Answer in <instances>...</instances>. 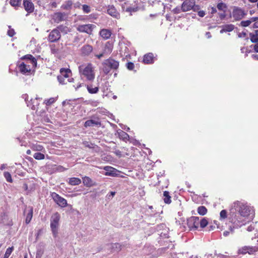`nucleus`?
<instances>
[{
  "label": "nucleus",
  "mask_w": 258,
  "mask_h": 258,
  "mask_svg": "<svg viewBox=\"0 0 258 258\" xmlns=\"http://www.w3.org/2000/svg\"><path fill=\"white\" fill-rule=\"evenodd\" d=\"M173 11L175 14H178L180 12V9L179 8H176L174 9L173 10Z\"/></svg>",
  "instance_id": "54"
},
{
  "label": "nucleus",
  "mask_w": 258,
  "mask_h": 258,
  "mask_svg": "<svg viewBox=\"0 0 258 258\" xmlns=\"http://www.w3.org/2000/svg\"><path fill=\"white\" fill-rule=\"evenodd\" d=\"M22 0H10V3L13 7L19 6Z\"/></svg>",
  "instance_id": "36"
},
{
  "label": "nucleus",
  "mask_w": 258,
  "mask_h": 258,
  "mask_svg": "<svg viewBox=\"0 0 258 258\" xmlns=\"http://www.w3.org/2000/svg\"><path fill=\"white\" fill-rule=\"evenodd\" d=\"M107 13L111 16H115L116 15V10L113 6H109L107 10Z\"/></svg>",
  "instance_id": "32"
},
{
  "label": "nucleus",
  "mask_w": 258,
  "mask_h": 258,
  "mask_svg": "<svg viewBox=\"0 0 258 258\" xmlns=\"http://www.w3.org/2000/svg\"><path fill=\"white\" fill-rule=\"evenodd\" d=\"M24 57L27 59H29L31 61L32 64L33 65V67H36V65H37L36 59H35V58L33 57V56L32 55L28 54V55H25Z\"/></svg>",
  "instance_id": "29"
},
{
  "label": "nucleus",
  "mask_w": 258,
  "mask_h": 258,
  "mask_svg": "<svg viewBox=\"0 0 258 258\" xmlns=\"http://www.w3.org/2000/svg\"><path fill=\"white\" fill-rule=\"evenodd\" d=\"M253 21H255L253 24V27L255 28H258V18H252Z\"/></svg>",
  "instance_id": "50"
},
{
  "label": "nucleus",
  "mask_w": 258,
  "mask_h": 258,
  "mask_svg": "<svg viewBox=\"0 0 258 258\" xmlns=\"http://www.w3.org/2000/svg\"><path fill=\"white\" fill-rule=\"evenodd\" d=\"M245 15V14L242 9L236 8L233 9L231 17H232L234 20L238 21L242 19Z\"/></svg>",
  "instance_id": "9"
},
{
  "label": "nucleus",
  "mask_w": 258,
  "mask_h": 258,
  "mask_svg": "<svg viewBox=\"0 0 258 258\" xmlns=\"http://www.w3.org/2000/svg\"><path fill=\"white\" fill-rule=\"evenodd\" d=\"M23 6L28 13H31L34 11V6L31 0H23Z\"/></svg>",
  "instance_id": "12"
},
{
  "label": "nucleus",
  "mask_w": 258,
  "mask_h": 258,
  "mask_svg": "<svg viewBox=\"0 0 258 258\" xmlns=\"http://www.w3.org/2000/svg\"><path fill=\"white\" fill-rule=\"evenodd\" d=\"M15 34L14 31L13 30H9L8 32V34L10 36L12 37L14 36Z\"/></svg>",
  "instance_id": "52"
},
{
  "label": "nucleus",
  "mask_w": 258,
  "mask_h": 258,
  "mask_svg": "<svg viewBox=\"0 0 258 258\" xmlns=\"http://www.w3.org/2000/svg\"><path fill=\"white\" fill-rule=\"evenodd\" d=\"M132 150H134V155H133V156H138V154H140V151L137 149H134V148H133Z\"/></svg>",
  "instance_id": "51"
},
{
  "label": "nucleus",
  "mask_w": 258,
  "mask_h": 258,
  "mask_svg": "<svg viewBox=\"0 0 258 258\" xmlns=\"http://www.w3.org/2000/svg\"><path fill=\"white\" fill-rule=\"evenodd\" d=\"M95 26L93 24L80 25L77 27V30L80 32L86 33L91 35Z\"/></svg>",
  "instance_id": "7"
},
{
  "label": "nucleus",
  "mask_w": 258,
  "mask_h": 258,
  "mask_svg": "<svg viewBox=\"0 0 258 258\" xmlns=\"http://www.w3.org/2000/svg\"><path fill=\"white\" fill-rule=\"evenodd\" d=\"M197 211L199 215L204 216L207 214V209L205 206H201L198 208Z\"/></svg>",
  "instance_id": "27"
},
{
  "label": "nucleus",
  "mask_w": 258,
  "mask_h": 258,
  "mask_svg": "<svg viewBox=\"0 0 258 258\" xmlns=\"http://www.w3.org/2000/svg\"><path fill=\"white\" fill-rule=\"evenodd\" d=\"M250 40L252 42H257L258 41V37L255 34H250Z\"/></svg>",
  "instance_id": "41"
},
{
  "label": "nucleus",
  "mask_w": 258,
  "mask_h": 258,
  "mask_svg": "<svg viewBox=\"0 0 258 258\" xmlns=\"http://www.w3.org/2000/svg\"><path fill=\"white\" fill-rule=\"evenodd\" d=\"M71 73V71L70 69H66L64 68H62L60 70V74L59 76H63V77L64 78H65L66 79H68V78H69L68 73Z\"/></svg>",
  "instance_id": "26"
},
{
  "label": "nucleus",
  "mask_w": 258,
  "mask_h": 258,
  "mask_svg": "<svg viewBox=\"0 0 258 258\" xmlns=\"http://www.w3.org/2000/svg\"><path fill=\"white\" fill-rule=\"evenodd\" d=\"M55 101V99L54 98H50L49 99L45 100V103L47 105H50L52 104Z\"/></svg>",
  "instance_id": "44"
},
{
  "label": "nucleus",
  "mask_w": 258,
  "mask_h": 258,
  "mask_svg": "<svg viewBox=\"0 0 258 258\" xmlns=\"http://www.w3.org/2000/svg\"><path fill=\"white\" fill-rule=\"evenodd\" d=\"M44 155L40 152H37L34 154V158L37 160H41L44 159Z\"/></svg>",
  "instance_id": "35"
},
{
  "label": "nucleus",
  "mask_w": 258,
  "mask_h": 258,
  "mask_svg": "<svg viewBox=\"0 0 258 258\" xmlns=\"http://www.w3.org/2000/svg\"><path fill=\"white\" fill-rule=\"evenodd\" d=\"M83 183L87 187H91L95 185L96 183L89 177L85 176L83 178Z\"/></svg>",
  "instance_id": "17"
},
{
  "label": "nucleus",
  "mask_w": 258,
  "mask_h": 258,
  "mask_svg": "<svg viewBox=\"0 0 258 258\" xmlns=\"http://www.w3.org/2000/svg\"><path fill=\"white\" fill-rule=\"evenodd\" d=\"M113 49V45L109 42H107L104 46L103 52L105 54H109L111 52Z\"/></svg>",
  "instance_id": "20"
},
{
  "label": "nucleus",
  "mask_w": 258,
  "mask_h": 258,
  "mask_svg": "<svg viewBox=\"0 0 258 258\" xmlns=\"http://www.w3.org/2000/svg\"><path fill=\"white\" fill-rule=\"evenodd\" d=\"M66 17L65 13H56L53 16V20L55 22L59 23L64 20Z\"/></svg>",
  "instance_id": "15"
},
{
  "label": "nucleus",
  "mask_w": 258,
  "mask_h": 258,
  "mask_svg": "<svg viewBox=\"0 0 258 258\" xmlns=\"http://www.w3.org/2000/svg\"><path fill=\"white\" fill-rule=\"evenodd\" d=\"M13 247H9L8 248H7V249L5 252V254L4 255V258H9V256L10 255V254H11V253L13 251Z\"/></svg>",
  "instance_id": "38"
},
{
  "label": "nucleus",
  "mask_w": 258,
  "mask_h": 258,
  "mask_svg": "<svg viewBox=\"0 0 258 258\" xmlns=\"http://www.w3.org/2000/svg\"><path fill=\"white\" fill-rule=\"evenodd\" d=\"M54 201L60 207H66L67 206V202L66 199L60 197L55 192H53L51 195Z\"/></svg>",
  "instance_id": "10"
},
{
  "label": "nucleus",
  "mask_w": 258,
  "mask_h": 258,
  "mask_svg": "<svg viewBox=\"0 0 258 258\" xmlns=\"http://www.w3.org/2000/svg\"><path fill=\"white\" fill-rule=\"evenodd\" d=\"M254 224L252 223L247 227V231L248 232H251L254 229Z\"/></svg>",
  "instance_id": "47"
},
{
  "label": "nucleus",
  "mask_w": 258,
  "mask_h": 258,
  "mask_svg": "<svg viewBox=\"0 0 258 258\" xmlns=\"http://www.w3.org/2000/svg\"><path fill=\"white\" fill-rule=\"evenodd\" d=\"M122 8L125 12H129V7L127 6L126 3L122 5Z\"/></svg>",
  "instance_id": "48"
},
{
  "label": "nucleus",
  "mask_w": 258,
  "mask_h": 258,
  "mask_svg": "<svg viewBox=\"0 0 258 258\" xmlns=\"http://www.w3.org/2000/svg\"><path fill=\"white\" fill-rule=\"evenodd\" d=\"M163 200L166 204H170L171 202V197L169 196V193L167 191H165L163 192Z\"/></svg>",
  "instance_id": "24"
},
{
  "label": "nucleus",
  "mask_w": 258,
  "mask_h": 258,
  "mask_svg": "<svg viewBox=\"0 0 258 258\" xmlns=\"http://www.w3.org/2000/svg\"><path fill=\"white\" fill-rule=\"evenodd\" d=\"M216 12H217V10L215 8H214V7L211 8V13L212 14H214V13H216Z\"/></svg>",
  "instance_id": "57"
},
{
  "label": "nucleus",
  "mask_w": 258,
  "mask_h": 258,
  "mask_svg": "<svg viewBox=\"0 0 258 258\" xmlns=\"http://www.w3.org/2000/svg\"><path fill=\"white\" fill-rule=\"evenodd\" d=\"M206 35L208 38H210L211 37V35L210 32H207Z\"/></svg>",
  "instance_id": "61"
},
{
  "label": "nucleus",
  "mask_w": 258,
  "mask_h": 258,
  "mask_svg": "<svg viewBox=\"0 0 258 258\" xmlns=\"http://www.w3.org/2000/svg\"><path fill=\"white\" fill-rule=\"evenodd\" d=\"M6 168V165L5 164H2L1 167V169L3 170Z\"/></svg>",
  "instance_id": "63"
},
{
  "label": "nucleus",
  "mask_w": 258,
  "mask_h": 258,
  "mask_svg": "<svg viewBox=\"0 0 258 258\" xmlns=\"http://www.w3.org/2000/svg\"><path fill=\"white\" fill-rule=\"evenodd\" d=\"M102 71L107 75L111 70H116L119 66V62L114 59L109 58L105 60L102 63Z\"/></svg>",
  "instance_id": "2"
},
{
  "label": "nucleus",
  "mask_w": 258,
  "mask_h": 258,
  "mask_svg": "<svg viewBox=\"0 0 258 258\" xmlns=\"http://www.w3.org/2000/svg\"><path fill=\"white\" fill-rule=\"evenodd\" d=\"M42 255V254L41 253L40 251H37L36 255V258H41Z\"/></svg>",
  "instance_id": "55"
},
{
  "label": "nucleus",
  "mask_w": 258,
  "mask_h": 258,
  "mask_svg": "<svg viewBox=\"0 0 258 258\" xmlns=\"http://www.w3.org/2000/svg\"><path fill=\"white\" fill-rule=\"evenodd\" d=\"M20 69L22 73H26L30 72V68L29 67H27V66L24 63L22 62L20 65Z\"/></svg>",
  "instance_id": "23"
},
{
  "label": "nucleus",
  "mask_w": 258,
  "mask_h": 258,
  "mask_svg": "<svg viewBox=\"0 0 258 258\" xmlns=\"http://www.w3.org/2000/svg\"><path fill=\"white\" fill-rule=\"evenodd\" d=\"M217 8L218 9V10L222 11L226 8V6L225 4L223 3H220L217 5Z\"/></svg>",
  "instance_id": "42"
},
{
  "label": "nucleus",
  "mask_w": 258,
  "mask_h": 258,
  "mask_svg": "<svg viewBox=\"0 0 258 258\" xmlns=\"http://www.w3.org/2000/svg\"><path fill=\"white\" fill-rule=\"evenodd\" d=\"M60 218V215L57 212L53 214L50 218V228L54 237H56L58 233Z\"/></svg>",
  "instance_id": "4"
},
{
  "label": "nucleus",
  "mask_w": 258,
  "mask_h": 258,
  "mask_svg": "<svg viewBox=\"0 0 258 258\" xmlns=\"http://www.w3.org/2000/svg\"><path fill=\"white\" fill-rule=\"evenodd\" d=\"M257 251L258 246H244L238 249V254H245L248 253L249 254H252Z\"/></svg>",
  "instance_id": "6"
},
{
  "label": "nucleus",
  "mask_w": 258,
  "mask_h": 258,
  "mask_svg": "<svg viewBox=\"0 0 258 258\" xmlns=\"http://www.w3.org/2000/svg\"><path fill=\"white\" fill-rule=\"evenodd\" d=\"M220 27L222 28L220 31V33L221 34H222L225 32H231L234 30L235 28L234 25L233 24H226L225 25L221 26H220Z\"/></svg>",
  "instance_id": "14"
},
{
  "label": "nucleus",
  "mask_w": 258,
  "mask_h": 258,
  "mask_svg": "<svg viewBox=\"0 0 258 258\" xmlns=\"http://www.w3.org/2000/svg\"><path fill=\"white\" fill-rule=\"evenodd\" d=\"M252 18L251 20H246V21H242L241 22L240 24L243 27H247L249 26L251 23L253 21Z\"/></svg>",
  "instance_id": "39"
},
{
  "label": "nucleus",
  "mask_w": 258,
  "mask_h": 258,
  "mask_svg": "<svg viewBox=\"0 0 258 258\" xmlns=\"http://www.w3.org/2000/svg\"><path fill=\"white\" fill-rule=\"evenodd\" d=\"M134 64L130 62V70H132L134 68Z\"/></svg>",
  "instance_id": "62"
},
{
  "label": "nucleus",
  "mask_w": 258,
  "mask_h": 258,
  "mask_svg": "<svg viewBox=\"0 0 258 258\" xmlns=\"http://www.w3.org/2000/svg\"><path fill=\"white\" fill-rule=\"evenodd\" d=\"M51 51L52 53H55L57 52V50H56L55 49H52Z\"/></svg>",
  "instance_id": "64"
},
{
  "label": "nucleus",
  "mask_w": 258,
  "mask_h": 258,
  "mask_svg": "<svg viewBox=\"0 0 258 258\" xmlns=\"http://www.w3.org/2000/svg\"><path fill=\"white\" fill-rule=\"evenodd\" d=\"M93 50V47L90 45H85L81 48L82 53L84 55H88Z\"/></svg>",
  "instance_id": "16"
},
{
  "label": "nucleus",
  "mask_w": 258,
  "mask_h": 258,
  "mask_svg": "<svg viewBox=\"0 0 258 258\" xmlns=\"http://www.w3.org/2000/svg\"><path fill=\"white\" fill-rule=\"evenodd\" d=\"M61 37L59 30L57 29L52 30L48 36V40L51 42L58 41Z\"/></svg>",
  "instance_id": "11"
},
{
  "label": "nucleus",
  "mask_w": 258,
  "mask_h": 258,
  "mask_svg": "<svg viewBox=\"0 0 258 258\" xmlns=\"http://www.w3.org/2000/svg\"><path fill=\"white\" fill-rule=\"evenodd\" d=\"M4 174L7 181L9 182H12L13 180L11 177V175L9 172H5Z\"/></svg>",
  "instance_id": "37"
},
{
  "label": "nucleus",
  "mask_w": 258,
  "mask_h": 258,
  "mask_svg": "<svg viewBox=\"0 0 258 258\" xmlns=\"http://www.w3.org/2000/svg\"><path fill=\"white\" fill-rule=\"evenodd\" d=\"M200 227L201 228L205 227L208 224V220L206 218H203L200 221Z\"/></svg>",
  "instance_id": "33"
},
{
  "label": "nucleus",
  "mask_w": 258,
  "mask_h": 258,
  "mask_svg": "<svg viewBox=\"0 0 258 258\" xmlns=\"http://www.w3.org/2000/svg\"><path fill=\"white\" fill-rule=\"evenodd\" d=\"M57 80L61 84H66L68 82H71L69 79H66L63 76H58Z\"/></svg>",
  "instance_id": "28"
},
{
  "label": "nucleus",
  "mask_w": 258,
  "mask_h": 258,
  "mask_svg": "<svg viewBox=\"0 0 258 258\" xmlns=\"http://www.w3.org/2000/svg\"><path fill=\"white\" fill-rule=\"evenodd\" d=\"M143 61L146 64L152 63L153 62V54L151 53L145 54L144 57Z\"/></svg>",
  "instance_id": "18"
},
{
  "label": "nucleus",
  "mask_w": 258,
  "mask_h": 258,
  "mask_svg": "<svg viewBox=\"0 0 258 258\" xmlns=\"http://www.w3.org/2000/svg\"><path fill=\"white\" fill-rule=\"evenodd\" d=\"M104 54H105L103 52H102L101 53H100V54H97V55H96V56L98 58L100 59V58H101L102 57H103V56L104 55Z\"/></svg>",
  "instance_id": "53"
},
{
  "label": "nucleus",
  "mask_w": 258,
  "mask_h": 258,
  "mask_svg": "<svg viewBox=\"0 0 258 258\" xmlns=\"http://www.w3.org/2000/svg\"><path fill=\"white\" fill-rule=\"evenodd\" d=\"M80 73H82L87 79L89 81H92L95 78V75L93 71V68L92 64L88 63L87 66L84 67L81 66L79 67Z\"/></svg>",
  "instance_id": "3"
},
{
  "label": "nucleus",
  "mask_w": 258,
  "mask_h": 258,
  "mask_svg": "<svg viewBox=\"0 0 258 258\" xmlns=\"http://www.w3.org/2000/svg\"><path fill=\"white\" fill-rule=\"evenodd\" d=\"M105 170L107 171L106 173V175L114 176L115 173L114 171V168L111 167H106L104 168Z\"/></svg>",
  "instance_id": "30"
},
{
  "label": "nucleus",
  "mask_w": 258,
  "mask_h": 258,
  "mask_svg": "<svg viewBox=\"0 0 258 258\" xmlns=\"http://www.w3.org/2000/svg\"><path fill=\"white\" fill-rule=\"evenodd\" d=\"M200 7L196 5L195 0H185L181 5V10L183 12H187L193 10L194 12L200 10Z\"/></svg>",
  "instance_id": "5"
},
{
  "label": "nucleus",
  "mask_w": 258,
  "mask_h": 258,
  "mask_svg": "<svg viewBox=\"0 0 258 258\" xmlns=\"http://www.w3.org/2000/svg\"><path fill=\"white\" fill-rule=\"evenodd\" d=\"M254 50H255V52H258V43L254 45Z\"/></svg>",
  "instance_id": "56"
},
{
  "label": "nucleus",
  "mask_w": 258,
  "mask_h": 258,
  "mask_svg": "<svg viewBox=\"0 0 258 258\" xmlns=\"http://www.w3.org/2000/svg\"><path fill=\"white\" fill-rule=\"evenodd\" d=\"M83 10L86 13H88L90 12V7L86 5L83 6Z\"/></svg>",
  "instance_id": "45"
},
{
  "label": "nucleus",
  "mask_w": 258,
  "mask_h": 258,
  "mask_svg": "<svg viewBox=\"0 0 258 258\" xmlns=\"http://www.w3.org/2000/svg\"><path fill=\"white\" fill-rule=\"evenodd\" d=\"M72 5V3L71 1H68L66 5H63L62 6V8L66 10H69L71 8Z\"/></svg>",
  "instance_id": "43"
},
{
  "label": "nucleus",
  "mask_w": 258,
  "mask_h": 258,
  "mask_svg": "<svg viewBox=\"0 0 258 258\" xmlns=\"http://www.w3.org/2000/svg\"><path fill=\"white\" fill-rule=\"evenodd\" d=\"M100 125L101 123L100 122L92 119L87 120L84 124L85 127L98 126Z\"/></svg>",
  "instance_id": "19"
},
{
  "label": "nucleus",
  "mask_w": 258,
  "mask_h": 258,
  "mask_svg": "<svg viewBox=\"0 0 258 258\" xmlns=\"http://www.w3.org/2000/svg\"><path fill=\"white\" fill-rule=\"evenodd\" d=\"M219 16H220V17L221 19H223L225 17V15L224 13L223 14H220L219 15Z\"/></svg>",
  "instance_id": "60"
},
{
  "label": "nucleus",
  "mask_w": 258,
  "mask_h": 258,
  "mask_svg": "<svg viewBox=\"0 0 258 258\" xmlns=\"http://www.w3.org/2000/svg\"><path fill=\"white\" fill-rule=\"evenodd\" d=\"M87 90L88 92L91 94H95L97 93L99 91L98 87L91 88V87L88 86Z\"/></svg>",
  "instance_id": "34"
},
{
  "label": "nucleus",
  "mask_w": 258,
  "mask_h": 258,
  "mask_svg": "<svg viewBox=\"0 0 258 258\" xmlns=\"http://www.w3.org/2000/svg\"><path fill=\"white\" fill-rule=\"evenodd\" d=\"M33 217V208L32 207L29 208L28 213H27L26 218V223L28 224L31 221Z\"/></svg>",
  "instance_id": "25"
},
{
  "label": "nucleus",
  "mask_w": 258,
  "mask_h": 258,
  "mask_svg": "<svg viewBox=\"0 0 258 258\" xmlns=\"http://www.w3.org/2000/svg\"><path fill=\"white\" fill-rule=\"evenodd\" d=\"M111 33L108 29H102L100 31V36L104 39H108L111 36Z\"/></svg>",
  "instance_id": "21"
},
{
  "label": "nucleus",
  "mask_w": 258,
  "mask_h": 258,
  "mask_svg": "<svg viewBox=\"0 0 258 258\" xmlns=\"http://www.w3.org/2000/svg\"><path fill=\"white\" fill-rule=\"evenodd\" d=\"M107 249L110 250L111 252H118L121 249V245L118 243H109L106 245Z\"/></svg>",
  "instance_id": "13"
},
{
  "label": "nucleus",
  "mask_w": 258,
  "mask_h": 258,
  "mask_svg": "<svg viewBox=\"0 0 258 258\" xmlns=\"http://www.w3.org/2000/svg\"><path fill=\"white\" fill-rule=\"evenodd\" d=\"M233 207L237 213L232 220L236 227H241L253 219V210L246 203L237 201L234 203Z\"/></svg>",
  "instance_id": "1"
},
{
  "label": "nucleus",
  "mask_w": 258,
  "mask_h": 258,
  "mask_svg": "<svg viewBox=\"0 0 258 258\" xmlns=\"http://www.w3.org/2000/svg\"><path fill=\"white\" fill-rule=\"evenodd\" d=\"M200 219L198 217L192 216L187 220V224L191 229H197L199 226Z\"/></svg>",
  "instance_id": "8"
},
{
  "label": "nucleus",
  "mask_w": 258,
  "mask_h": 258,
  "mask_svg": "<svg viewBox=\"0 0 258 258\" xmlns=\"http://www.w3.org/2000/svg\"><path fill=\"white\" fill-rule=\"evenodd\" d=\"M115 194V191H111L110 194L108 196V198H109L110 197H113Z\"/></svg>",
  "instance_id": "58"
},
{
  "label": "nucleus",
  "mask_w": 258,
  "mask_h": 258,
  "mask_svg": "<svg viewBox=\"0 0 258 258\" xmlns=\"http://www.w3.org/2000/svg\"><path fill=\"white\" fill-rule=\"evenodd\" d=\"M69 183L72 185H77L81 183V180L79 178L72 177L69 178Z\"/></svg>",
  "instance_id": "22"
},
{
  "label": "nucleus",
  "mask_w": 258,
  "mask_h": 258,
  "mask_svg": "<svg viewBox=\"0 0 258 258\" xmlns=\"http://www.w3.org/2000/svg\"><path fill=\"white\" fill-rule=\"evenodd\" d=\"M234 227L237 228L235 225L233 226V227H232L231 226H230V227H229L230 231H225L223 232V235L225 236H227L229 234L230 232H233Z\"/></svg>",
  "instance_id": "40"
},
{
  "label": "nucleus",
  "mask_w": 258,
  "mask_h": 258,
  "mask_svg": "<svg viewBox=\"0 0 258 258\" xmlns=\"http://www.w3.org/2000/svg\"><path fill=\"white\" fill-rule=\"evenodd\" d=\"M198 15L200 17H203L205 16V11H198Z\"/></svg>",
  "instance_id": "49"
},
{
  "label": "nucleus",
  "mask_w": 258,
  "mask_h": 258,
  "mask_svg": "<svg viewBox=\"0 0 258 258\" xmlns=\"http://www.w3.org/2000/svg\"><path fill=\"white\" fill-rule=\"evenodd\" d=\"M130 143H132L133 144H134V145H135L136 146H138L139 145H141L140 143L138 141L134 140V139H131V138H130Z\"/></svg>",
  "instance_id": "46"
},
{
  "label": "nucleus",
  "mask_w": 258,
  "mask_h": 258,
  "mask_svg": "<svg viewBox=\"0 0 258 258\" xmlns=\"http://www.w3.org/2000/svg\"><path fill=\"white\" fill-rule=\"evenodd\" d=\"M227 217V212L225 210H222L220 213V220L224 221Z\"/></svg>",
  "instance_id": "31"
},
{
  "label": "nucleus",
  "mask_w": 258,
  "mask_h": 258,
  "mask_svg": "<svg viewBox=\"0 0 258 258\" xmlns=\"http://www.w3.org/2000/svg\"><path fill=\"white\" fill-rule=\"evenodd\" d=\"M252 57L255 60H258V54H253Z\"/></svg>",
  "instance_id": "59"
}]
</instances>
